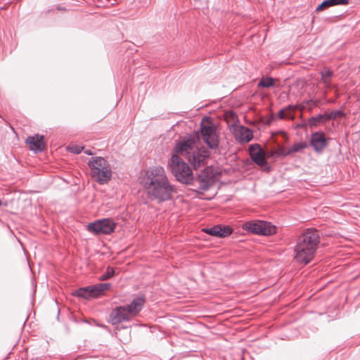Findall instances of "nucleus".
I'll return each instance as SVG.
<instances>
[{"mask_svg": "<svg viewBox=\"0 0 360 360\" xmlns=\"http://www.w3.org/2000/svg\"><path fill=\"white\" fill-rule=\"evenodd\" d=\"M142 184L147 190L148 195L159 202L170 200L176 192L174 186L170 184L162 167H149L146 171Z\"/></svg>", "mask_w": 360, "mask_h": 360, "instance_id": "nucleus-1", "label": "nucleus"}, {"mask_svg": "<svg viewBox=\"0 0 360 360\" xmlns=\"http://www.w3.org/2000/svg\"><path fill=\"white\" fill-rule=\"evenodd\" d=\"M320 243V236L317 229H305L297 239L295 247V259L301 264L307 265L314 257Z\"/></svg>", "mask_w": 360, "mask_h": 360, "instance_id": "nucleus-2", "label": "nucleus"}, {"mask_svg": "<svg viewBox=\"0 0 360 360\" xmlns=\"http://www.w3.org/2000/svg\"><path fill=\"white\" fill-rule=\"evenodd\" d=\"M195 137H184L176 143L174 155L184 157L193 167L197 169L205 164V160L210 157V153L203 147H195Z\"/></svg>", "mask_w": 360, "mask_h": 360, "instance_id": "nucleus-3", "label": "nucleus"}, {"mask_svg": "<svg viewBox=\"0 0 360 360\" xmlns=\"http://www.w3.org/2000/svg\"><path fill=\"white\" fill-rule=\"evenodd\" d=\"M91 177L98 184H108L112 177V171L109 162L103 157H91L88 162Z\"/></svg>", "mask_w": 360, "mask_h": 360, "instance_id": "nucleus-4", "label": "nucleus"}, {"mask_svg": "<svg viewBox=\"0 0 360 360\" xmlns=\"http://www.w3.org/2000/svg\"><path fill=\"white\" fill-rule=\"evenodd\" d=\"M171 171L176 180L183 184L191 185L193 181V172L188 165L177 155H172L169 163Z\"/></svg>", "mask_w": 360, "mask_h": 360, "instance_id": "nucleus-5", "label": "nucleus"}, {"mask_svg": "<svg viewBox=\"0 0 360 360\" xmlns=\"http://www.w3.org/2000/svg\"><path fill=\"white\" fill-rule=\"evenodd\" d=\"M242 228L248 233L261 236H271L276 232L274 225L260 220L246 221L242 225Z\"/></svg>", "mask_w": 360, "mask_h": 360, "instance_id": "nucleus-6", "label": "nucleus"}, {"mask_svg": "<svg viewBox=\"0 0 360 360\" xmlns=\"http://www.w3.org/2000/svg\"><path fill=\"white\" fill-rule=\"evenodd\" d=\"M214 183L213 169L207 167L201 170L196 176H193L192 184L190 186L196 188V191H207Z\"/></svg>", "mask_w": 360, "mask_h": 360, "instance_id": "nucleus-7", "label": "nucleus"}, {"mask_svg": "<svg viewBox=\"0 0 360 360\" xmlns=\"http://www.w3.org/2000/svg\"><path fill=\"white\" fill-rule=\"evenodd\" d=\"M200 133L202 140L210 149L219 148V137L216 132V126L213 123L208 122L207 124L202 123Z\"/></svg>", "mask_w": 360, "mask_h": 360, "instance_id": "nucleus-8", "label": "nucleus"}, {"mask_svg": "<svg viewBox=\"0 0 360 360\" xmlns=\"http://www.w3.org/2000/svg\"><path fill=\"white\" fill-rule=\"evenodd\" d=\"M116 227V223L110 218L98 219L88 224V231L94 234H110Z\"/></svg>", "mask_w": 360, "mask_h": 360, "instance_id": "nucleus-9", "label": "nucleus"}, {"mask_svg": "<svg viewBox=\"0 0 360 360\" xmlns=\"http://www.w3.org/2000/svg\"><path fill=\"white\" fill-rule=\"evenodd\" d=\"M309 145L316 153H322L328 146V141L322 131H315L311 134Z\"/></svg>", "mask_w": 360, "mask_h": 360, "instance_id": "nucleus-10", "label": "nucleus"}, {"mask_svg": "<svg viewBox=\"0 0 360 360\" xmlns=\"http://www.w3.org/2000/svg\"><path fill=\"white\" fill-rule=\"evenodd\" d=\"M249 153L251 160L258 166L262 167L267 164L262 148L259 144H251L249 146Z\"/></svg>", "mask_w": 360, "mask_h": 360, "instance_id": "nucleus-11", "label": "nucleus"}, {"mask_svg": "<svg viewBox=\"0 0 360 360\" xmlns=\"http://www.w3.org/2000/svg\"><path fill=\"white\" fill-rule=\"evenodd\" d=\"M112 325H117L124 321L131 320V316L127 312L123 306L117 307L112 310L109 315Z\"/></svg>", "mask_w": 360, "mask_h": 360, "instance_id": "nucleus-12", "label": "nucleus"}, {"mask_svg": "<svg viewBox=\"0 0 360 360\" xmlns=\"http://www.w3.org/2000/svg\"><path fill=\"white\" fill-rule=\"evenodd\" d=\"M146 302V298L144 295H140L136 297L132 300V301L125 305H122L123 307L126 309L127 312L132 319L134 316H136L142 309Z\"/></svg>", "mask_w": 360, "mask_h": 360, "instance_id": "nucleus-13", "label": "nucleus"}, {"mask_svg": "<svg viewBox=\"0 0 360 360\" xmlns=\"http://www.w3.org/2000/svg\"><path fill=\"white\" fill-rule=\"evenodd\" d=\"M202 231L208 235L218 238H225L233 233V229L231 226L221 224L215 225L210 228H205Z\"/></svg>", "mask_w": 360, "mask_h": 360, "instance_id": "nucleus-14", "label": "nucleus"}, {"mask_svg": "<svg viewBox=\"0 0 360 360\" xmlns=\"http://www.w3.org/2000/svg\"><path fill=\"white\" fill-rule=\"evenodd\" d=\"M44 138V136L39 134L30 136L27 138L25 143L30 146V149L34 153L42 152L45 148Z\"/></svg>", "mask_w": 360, "mask_h": 360, "instance_id": "nucleus-15", "label": "nucleus"}, {"mask_svg": "<svg viewBox=\"0 0 360 360\" xmlns=\"http://www.w3.org/2000/svg\"><path fill=\"white\" fill-rule=\"evenodd\" d=\"M349 0H324L316 7V11H321L334 6H345L349 4Z\"/></svg>", "mask_w": 360, "mask_h": 360, "instance_id": "nucleus-16", "label": "nucleus"}, {"mask_svg": "<svg viewBox=\"0 0 360 360\" xmlns=\"http://www.w3.org/2000/svg\"><path fill=\"white\" fill-rule=\"evenodd\" d=\"M252 138L253 135L250 129L244 126L240 127L236 135V139L243 143H248L252 139Z\"/></svg>", "mask_w": 360, "mask_h": 360, "instance_id": "nucleus-17", "label": "nucleus"}, {"mask_svg": "<svg viewBox=\"0 0 360 360\" xmlns=\"http://www.w3.org/2000/svg\"><path fill=\"white\" fill-rule=\"evenodd\" d=\"M326 121H327L326 113L319 114L309 118L307 124L310 128H314L321 123H324Z\"/></svg>", "mask_w": 360, "mask_h": 360, "instance_id": "nucleus-18", "label": "nucleus"}, {"mask_svg": "<svg viewBox=\"0 0 360 360\" xmlns=\"http://www.w3.org/2000/svg\"><path fill=\"white\" fill-rule=\"evenodd\" d=\"M89 297L97 298L102 295V290L98 287V283L92 285H88Z\"/></svg>", "mask_w": 360, "mask_h": 360, "instance_id": "nucleus-19", "label": "nucleus"}, {"mask_svg": "<svg viewBox=\"0 0 360 360\" xmlns=\"http://www.w3.org/2000/svg\"><path fill=\"white\" fill-rule=\"evenodd\" d=\"M274 85L275 80L271 77H263L258 82V86L261 88H270Z\"/></svg>", "mask_w": 360, "mask_h": 360, "instance_id": "nucleus-20", "label": "nucleus"}, {"mask_svg": "<svg viewBox=\"0 0 360 360\" xmlns=\"http://www.w3.org/2000/svg\"><path fill=\"white\" fill-rule=\"evenodd\" d=\"M309 144L306 141H301L293 143V145L289 148L290 154L294 153L302 152V150L307 148Z\"/></svg>", "mask_w": 360, "mask_h": 360, "instance_id": "nucleus-21", "label": "nucleus"}, {"mask_svg": "<svg viewBox=\"0 0 360 360\" xmlns=\"http://www.w3.org/2000/svg\"><path fill=\"white\" fill-rule=\"evenodd\" d=\"M88 289H89L88 286L80 288L75 290L72 292V295L74 296H76L78 297L89 300V299H90V297H89V292Z\"/></svg>", "mask_w": 360, "mask_h": 360, "instance_id": "nucleus-22", "label": "nucleus"}, {"mask_svg": "<svg viewBox=\"0 0 360 360\" xmlns=\"http://www.w3.org/2000/svg\"><path fill=\"white\" fill-rule=\"evenodd\" d=\"M320 75L321 76V81L323 84L326 85H329L330 80L328 78H330L333 75V71H331L328 68H325L323 70L320 72Z\"/></svg>", "mask_w": 360, "mask_h": 360, "instance_id": "nucleus-23", "label": "nucleus"}, {"mask_svg": "<svg viewBox=\"0 0 360 360\" xmlns=\"http://www.w3.org/2000/svg\"><path fill=\"white\" fill-rule=\"evenodd\" d=\"M114 275H115L114 269L112 266H108L106 269L105 272L99 277L98 280L100 281H106V280L111 278Z\"/></svg>", "mask_w": 360, "mask_h": 360, "instance_id": "nucleus-24", "label": "nucleus"}, {"mask_svg": "<svg viewBox=\"0 0 360 360\" xmlns=\"http://www.w3.org/2000/svg\"><path fill=\"white\" fill-rule=\"evenodd\" d=\"M327 120H335L338 117H345V113L340 110H333L330 113H326Z\"/></svg>", "mask_w": 360, "mask_h": 360, "instance_id": "nucleus-25", "label": "nucleus"}, {"mask_svg": "<svg viewBox=\"0 0 360 360\" xmlns=\"http://www.w3.org/2000/svg\"><path fill=\"white\" fill-rule=\"evenodd\" d=\"M274 155L279 158H285L286 156H288L290 154V149H286L283 146H280L275 151Z\"/></svg>", "mask_w": 360, "mask_h": 360, "instance_id": "nucleus-26", "label": "nucleus"}, {"mask_svg": "<svg viewBox=\"0 0 360 360\" xmlns=\"http://www.w3.org/2000/svg\"><path fill=\"white\" fill-rule=\"evenodd\" d=\"M84 149V148L83 146L78 145L71 146L68 148V151L74 154H79Z\"/></svg>", "mask_w": 360, "mask_h": 360, "instance_id": "nucleus-27", "label": "nucleus"}, {"mask_svg": "<svg viewBox=\"0 0 360 360\" xmlns=\"http://www.w3.org/2000/svg\"><path fill=\"white\" fill-rule=\"evenodd\" d=\"M98 287L100 288V289L102 290V295H103L105 290L110 289V288L111 287V284L109 283H99Z\"/></svg>", "mask_w": 360, "mask_h": 360, "instance_id": "nucleus-28", "label": "nucleus"}, {"mask_svg": "<svg viewBox=\"0 0 360 360\" xmlns=\"http://www.w3.org/2000/svg\"><path fill=\"white\" fill-rule=\"evenodd\" d=\"M285 111H286V108H282L281 109L278 113H277V117L279 119V120H283L284 118H285L286 115H285Z\"/></svg>", "mask_w": 360, "mask_h": 360, "instance_id": "nucleus-29", "label": "nucleus"}, {"mask_svg": "<svg viewBox=\"0 0 360 360\" xmlns=\"http://www.w3.org/2000/svg\"><path fill=\"white\" fill-rule=\"evenodd\" d=\"M285 108H286V110H294L295 108V107L293 105H288Z\"/></svg>", "mask_w": 360, "mask_h": 360, "instance_id": "nucleus-30", "label": "nucleus"}, {"mask_svg": "<svg viewBox=\"0 0 360 360\" xmlns=\"http://www.w3.org/2000/svg\"><path fill=\"white\" fill-rule=\"evenodd\" d=\"M84 153L88 155H93V152L91 150H85Z\"/></svg>", "mask_w": 360, "mask_h": 360, "instance_id": "nucleus-31", "label": "nucleus"}, {"mask_svg": "<svg viewBox=\"0 0 360 360\" xmlns=\"http://www.w3.org/2000/svg\"><path fill=\"white\" fill-rule=\"evenodd\" d=\"M264 171H266V172H269L271 170V167L270 166H268V165H265L264 166Z\"/></svg>", "mask_w": 360, "mask_h": 360, "instance_id": "nucleus-32", "label": "nucleus"}, {"mask_svg": "<svg viewBox=\"0 0 360 360\" xmlns=\"http://www.w3.org/2000/svg\"><path fill=\"white\" fill-rule=\"evenodd\" d=\"M57 9L59 10V11L64 10V8H62L61 6H57Z\"/></svg>", "mask_w": 360, "mask_h": 360, "instance_id": "nucleus-33", "label": "nucleus"}, {"mask_svg": "<svg viewBox=\"0 0 360 360\" xmlns=\"http://www.w3.org/2000/svg\"><path fill=\"white\" fill-rule=\"evenodd\" d=\"M1 204H2V201H1V200L0 199V206L1 205Z\"/></svg>", "mask_w": 360, "mask_h": 360, "instance_id": "nucleus-34", "label": "nucleus"}]
</instances>
